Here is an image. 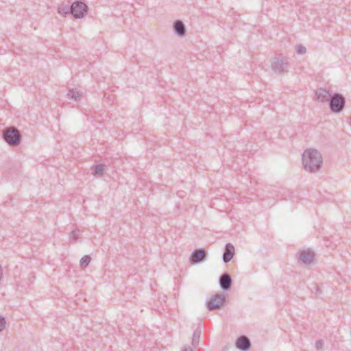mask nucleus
<instances>
[{"instance_id":"1","label":"nucleus","mask_w":351,"mask_h":351,"mask_svg":"<svg viewBox=\"0 0 351 351\" xmlns=\"http://www.w3.org/2000/svg\"><path fill=\"white\" fill-rule=\"evenodd\" d=\"M322 154L315 149H307L302 154V164L306 171L315 173L322 165Z\"/></svg>"},{"instance_id":"2","label":"nucleus","mask_w":351,"mask_h":351,"mask_svg":"<svg viewBox=\"0 0 351 351\" xmlns=\"http://www.w3.org/2000/svg\"><path fill=\"white\" fill-rule=\"evenodd\" d=\"M345 104L346 99L343 95L335 93L330 96V99L329 100V108L332 112H341L343 110Z\"/></svg>"},{"instance_id":"3","label":"nucleus","mask_w":351,"mask_h":351,"mask_svg":"<svg viewBox=\"0 0 351 351\" xmlns=\"http://www.w3.org/2000/svg\"><path fill=\"white\" fill-rule=\"evenodd\" d=\"M3 138L6 143L13 147L19 145L21 141L20 132L15 128L4 130L3 133Z\"/></svg>"},{"instance_id":"4","label":"nucleus","mask_w":351,"mask_h":351,"mask_svg":"<svg viewBox=\"0 0 351 351\" xmlns=\"http://www.w3.org/2000/svg\"><path fill=\"white\" fill-rule=\"evenodd\" d=\"M72 15L75 19H82L88 13V6L82 1H76L71 4Z\"/></svg>"},{"instance_id":"5","label":"nucleus","mask_w":351,"mask_h":351,"mask_svg":"<svg viewBox=\"0 0 351 351\" xmlns=\"http://www.w3.org/2000/svg\"><path fill=\"white\" fill-rule=\"evenodd\" d=\"M271 69L277 73H282L288 71V62L280 55L273 58Z\"/></svg>"},{"instance_id":"6","label":"nucleus","mask_w":351,"mask_h":351,"mask_svg":"<svg viewBox=\"0 0 351 351\" xmlns=\"http://www.w3.org/2000/svg\"><path fill=\"white\" fill-rule=\"evenodd\" d=\"M226 298L223 294H215L210 297V301L207 303V308L209 311L220 308L225 303Z\"/></svg>"},{"instance_id":"7","label":"nucleus","mask_w":351,"mask_h":351,"mask_svg":"<svg viewBox=\"0 0 351 351\" xmlns=\"http://www.w3.org/2000/svg\"><path fill=\"white\" fill-rule=\"evenodd\" d=\"M208 253L204 249H199L193 251L190 256V261L194 263L203 262L206 259Z\"/></svg>"},{"instance_id":"8","label":"nucleus","mask_w":351,"mask_h":351,"mask_svg":"<svg viewBox=\"0 0 351 351\" xmlns=\"http://www.w3.org/2000/svg\"><path fill=\"white\" fill-rule=\"evenodd\" d=\"M235 345L241 351H248L251 348L250 339L245 336L239 337L236 341Z\"/></svg>"},{"instance_id":"9","label":"nucleus","mask_w":351,"mask_h":351,"mask_svg":"<svg viewBox=\"0 0 351 351\" xmlns=\"http://www.w3.org/2000/svg\"><path fill=\"white\" fill-rule=\"evenodd\" d=\"M232 280L231 276L228 273L223 274L219 278L220 287L223 291H228L232 286Z\"/></svg>"},{"instance_id":"10","label":"nucleus","mask_w":351,"mask_h":351,"mask_svg":"<svg viewBox=\"0 0 351 351\" xmlns=\"http://www.w3.org/2000/svg\"><path fill=\"white\" fill-rule=\"evenodd\" d=\"M234 255V247L231 243H227L225 246L224 252L223 254V261L227 263L230 262Z\"/></svg>"},{"instance_id":"11","label":"nucleus","mask_w":351,"mask_h":351,"mask_svg":"<svg viewBox=\"0 0 351 351\" xmlns=\"http://www.w3.org/2000/svg\"><path fill=\"white\" fill-rule=\"evenodd\" d=\"M314 256V252L308 250L300 253V259L303 264L308 265L313 262Z\"/></svg>"},{"instance_id":"12","label":"nucleus","mask_w":351,"mask_h":351,"mask_svg":"<svg viewBox=\"0 0 351 351\" xmlns=\"http://www.w3.org/2000/svg\"><path fill=\"white\" fill-rule=\"evenodd\" d=\"M315 96L317 100H319V101L326 102L329 101L330 96H332V95L326 89L320 88L316 90Z\"/></svg>"},{"instance_id":"13","label":"nucleus","mask_w":351,"mask_h":351,"mask_svg":"<svg viewBox=\"0 0 351 351\" xmlns=\"http://www.w3.org/2000/svg\"><path fill=\"white\" fill-rule=\"evenodd\" d=\"M173 28L175 33L178 36H179L180 37L185 36L186 27L182 21H181L180 20H177L176 21H174V23L173 24Z\"/></svg>"},{"instance_id":"14","label":"nucleus","mask_w":351,"mask_h":351,"mask_svg":"<svg viewBox=\"0 0 351 351\" xmlns=\"http://www.w3.org/2000/svg\"><path fill=\"white\" fill-rule=\"evenodd\" d=\"M82 93L77 88L70 89L67 93L69 98L74 101H79L82 97Z\"/></svg>"},{"instance_id":"15","label":"nucleus","mask_w":351,"mask_h":351,"mask_svg":"<svg viewBox=\"0 0 351 351\" xmlns=\"http://www.w3.org/2000/svg\"><path fill=\"white\" fill-rule=\"evenodd\" d=\"M58 13L65 16L66 14L71 13L72 14L71 5L62 3L59 5L58 9Z\"/></svg>"},{"instance_id":"16","label":"nucleus","mask_w":351,"mask_h":351,"mask_svg":"<svg viewBox=\"0 0 351 351\" xmlns=\"http://www.w3.org/2000/svg\"><path fill=\"white\" fill-rule=\"evenodd\" d=\"M201 336V330L200 328H196L193 332V339H192V346L193 347H197L199 343Z\"/></svg>"},{"instance_id":"17","label":"nucleus","mask_w":351,"mask_h":351,"mask_svg":"<svg viewBox=\"0 0 351 351\" xmlns=\"http://www.w3.org/2000/svg\"><path fill=\"white\" fill-rule=\"evenodd\" d=\"M90 261H91V258L90 257V256H88V255H85V256H84L81 258V260H80V266H81L82 268H85V267H86L88 265V264L90 263Z\"/></svg>"},{"instance_id":"18","label":"nucleus","mask_w":351,"mask_h":351,"mask_svg":"<svg viewBox=\"0 0 351 351\" xmlns=\"http://www.w3.org/2000/svg\"><path fill=\"white\" fill-rule=\"evenodd\" d=\"M93 171L95 175H102L104 171V165L101 164L94 165L93 167Z\"/></svg>"},{"instance_id":"19","label":"nucleus","mask_w":351,"mask_h":351,"mask_svg":"<svg viewBox=\"0 0 351 351\" xmlns=\"http://www.w3.org/2000/svg\"><path fill=\"white\" fill-rule=\"evenodd\" d=\"M306 51V47L302 45H298L296 47V52L298 54H304Z\"/></svg>"},{"instance_id":"20","label":"nucleus","mask_w":351,"mask_h":351,"mask_svg":"<svg viewBox=\"0 0 351 351\" xmlns=\"http://www.w3.org/2000/svg\"><path fill=\"white\" fill-rule=\"evenodd\" d=\"M324 342L322 339L317 340L315 342V348L317 350H322L324 347Z\"/></svg>"},{"instance_id":"21","label":"nucleus","mask_w":351,"mask_h":351,"mask_svg":"<svg viewBox=\"0 0 351 351\" xmlns=\"http://www.w3.org/2000/svg\"><path fill=\"white\" fill-rule=\"evenodd\" d=\"M78 237H79L78 232L76 231V230H73L71 232V235L70 237V239L71 240H73L74 241H77V239H78Z\"/></svg>"},{"instance_id":"22","label":"nucleus","mask_w":351,"mask_h":351,"mask_svg":"<svg viewBox=\"0 0 351 351\" xmlns=\"http://www.w3.org/2000/svg\"><path fill=\"white\" fill-rule=\"evenodd\" d=\"M5 327V320L2 316H0V332L2 331Z\"/></svg>"},{"instance_id":"23","label":"nucleus","mask_w":351,"mask_h":351,"mask_svg":"<svg viewBox=\"0 0 351 351\" xmlns=\"http://www.w3.org/2000/svg\"><path fill=\"white\" fill-rule=\"evenodd\" d=\"M182 351H193L190 346H184Z\"/></svg>"}]
</instances>
